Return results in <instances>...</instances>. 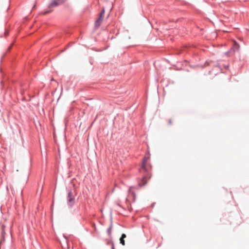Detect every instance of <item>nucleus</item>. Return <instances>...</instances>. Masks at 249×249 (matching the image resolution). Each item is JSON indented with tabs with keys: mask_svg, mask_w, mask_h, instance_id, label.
I'll use <instances>...</instances> for the list:
<instances>
[{
	"mask_svg": "<svg viewBox=\"0 0 249 249\" xmlns=\"http://www.w3.org/2000/svg\"><path fill=\"white\" fill-rule=\"evenodd\" d=\"M225 68H226V69H228V68H229V66H225Z\"/></svg>",
	"mask_w": 249,
	"mask_h": 249,
	"instance_id": "13",
	"label": "nucleus"
},
{
	"mask_svg": "<svg viewBox=\"0 0 249 249\" xmlns=\"http://www.w3.org/2000/svg\"><path fill=\"white\" fill-rule=\"evenodd\" d=\"M147 159L144 157L142 161L141 168L139 169V172L142 177L141 180L139 182L140 186H144L146 184L147 180L151 177V167L147 163Z\"/></svg>",
	"mask_w": 249,
	"mask_h": 249,
	"instance_id": "1",
	"label": "nucleus"
},
{
	"mask_svg": "<svg viewBox=\"0 0 249 249\" xmlns=\"http://www.w3.org/2000/svg\"><path fill=\"white\" fill-rule=\"evenodd\" d=\"M120 244H121L123 246H124L125 245V241L124 240V239H122V238H120Z\"/></svg>",
	"mask_w": 249,
	"mask_h": 249,
	"instance_id": "7",
	"label": "nucleus"
},
{
	"mask_svg": "<svg viewBox=\"0 0 249 249\" xmlns=\"http://www.w3.org/2000/svg\"><path fill=\"white\" fill-rule=\"evenodd\" d=\"M234 48L236 49V50H238L239 48V45L235 42H234Z\"/></svg>",
	"mask_w": 249,
	"mask_h": 249,
	"instance_id": "8",
	"label": "nucleus"
},
{
	"mask_svg": "<svg viewBox=\"0 0 249 249\" xmlns=\"http://www.w3.org/2000/svg\"><path fill=\"white\" fill-rule=\"evenodd\" d=\"M4 231H3V232H2V239H1V241H0V242H1V241H2V240H4Z\"/></svg>",
	"mask_w": 249,
	"mask_h": 249,
	"instance_id": "10",
	"label": "nucleus"
},
{
	"mask_svg": "<svg viewBox=\"0 0 249 249\" xmlns=\"http://www.w3.org/2000/svg\"><path fill=\"white\" fill-rule=\"evenodd\" d=\"M65 0H53L48 5V8L51 9L65 2Z\"/></svg>",
	"mask_w": 249,
	"mask_h": 249,
	"instance_id": "3",
	"label": "nucleus"
},
{
	"mask_svg": "<svg viewBox=\"0 0 249 249\" xmlns=\"http://www.w3.org/2000/svg\"><path fill=\"white\" fill-rule=\"evenodd\" d=\"M67 200L69 207L71 208L75 203V195L71 190H70L68 192Z\"/></svg>",
	"mask_w": 249,
	"mask_h": 249,
	"instance_id": "2",
	"label": "nucleus"
},
{
	"mask_svg": "<svg viewBox=\"0 0 249 249\" xmlns=\"http://www.w3.org/2000/svg\"><path fill=\"white\" fill-rule=\"evenodd\" d=\"M111 228L112 226L111 225L107 230V232L108 235H110L111 233Z\"/></svg>",
	"mask_w": 249,
	"mask_h": 249,
	"instance_id": "6",
	"label": "nucleus"
},
{
	"mask_svg": "<svg viewBox=\"0 0 249 249\" xmlns=\"http://www.w3.org/2000/svg\"><path fill=\"white\" fill-rule=\"evenodd\" d=\"M111 249H115L113 243H112Z\"/></svg>",
	"mask_w": 249,
	"mask_h": 249,
	"instance_id": "11",
	"label": "nucleus"
},
{
	"mask_svg": "<svg viewBox=\"0 0 249 249\" xmlns=\"http://www.w3.org/2000/svg\"><path fill=\"white\" fill-rule=\"evenodd\" d=\"M169 124H172L171 120H169Z\"/></svg>",
	"mask_w": 249,
	"mask_h": 249,
	"instance_id": "12",
	"label": "nucleus"
},
{
	"mask_svg": "<svg viewBox=\"0 0 249 249\" xmlns=\"http://www.w3.org/2000/svg\"><path fill=\"white\" fill-rule=\"evenodd\" d=\"M105 8H103L102 10V11L101 12L100 14L99 17L95 21V25L96 27H99L101 23L103 18L105 15Z\"/></svg>",
	"mask_w": 249,
	"mask_h": 249,
	"instance_id": "4",
	"label": "nucleus"
},
{
	"mask_svg": "<svg viewBox=\"0 0 249 249\" xmlns=\"http://www.w3.org/2000/svg\"><path fill=\"white\" fill-rule=\"evenodd\" d=\"M53 11L52 9H50L49 10H46L45 11H44V12H41L40 14V15H46V14H48L49 13H50V12H51L52 11Z\"/></svg>",
	"mask_w": 249,
	"mask_h": 249,
	"instance_id": "5",
	"label": "nucleus"
},
{
	"mask_svg": "<svg viewBox=\"0 0 249 249\" xmlns=\"http://www.w3.org/2000/svg\"><path fill=\"white\" fill-rule=\"evenodd\" d=\"M126 234L124 233H123L121 235V238L124 239L125 238H126Z\"/></svg>",
	"mask_w": 249,
	"mask_h": 249,
	"instance_id": "9",
	"label": "nucleus"
}]
</instances>
